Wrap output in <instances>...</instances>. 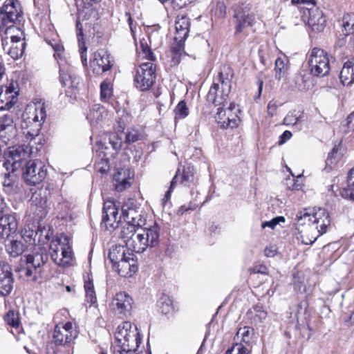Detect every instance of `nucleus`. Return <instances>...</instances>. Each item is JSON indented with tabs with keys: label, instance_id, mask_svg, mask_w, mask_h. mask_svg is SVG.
<instances>
[{
	"label": "nucleus",
	"instance_id": "f257e3e1",
	"mask_svg": "<svg viewBox=\"0 0 354 354\" xmlns=\"http://www.w3.org/2000/svg\"><path fill=\"white\" fill-rule=\"evenodd\" d=\"M48 260V255L46 250L41 248H34L32 254L22 257L20 263L16 269L21 278L27 281L36 282L40 279H47L44 276V271L46 268L45 263Z\"/></svg>",
	"mask_w": 354,
	"mask_h": 354
},
{
	"label": "nucleus",
	"instance_id": "f03ea898",
	"mask_svg": "<svg viewBox=\"0 0 354 354\" xmlns=\"http://www.w3.org/2000/svg\"><path fill=\"white\" fill-rule=\"evenodd\" d=\"M232 77V68L227 64L223 65L209 88L207 95V100L215 106H225L231 91Z\"/></svg>",
	"mask_w": 354,
	"mask_h": 354
},
{
	"label": "nucleus",
	"instance_id": "7ed1b4c3",
	"mask_svg": "<svg viewBox=\"0 0 354 354\" xmlns=\"http://www.w3.org/2000/svg\"><path fill=\"white\" fill-rule=\"evenodd\" d=\"M116 345L114 349L135 353L142 338L138 328L129 322H124L117 328L115 333Z\"/></svg>",
	"mask_w": 354,
	"mask_h": 354
},
{
	"label": "nucleus",
	"instance_id": "20e7f679",
	"mask_svg": "<svg viewBox=\"0 0 354 354\" xmlns=\"http://www.w3.org/2000/svg\"><path fill=\"white\" fill-rule=\"evenodd\" d=\"M5 37L1 39L3 49L13 59L21 57L24 52L26 43L21 38L22 32L17 27L11 25L6 28Z\"/></svg>",
	"mask_w": 354,
	"mask_h": 354
},
{
	"label": "nucleus",
	"instance_id": "39448f33",
	"mask_svg": "<svg viewBox=\"0 0 354 354\" xmlns=\"http://www.w3.org/2000/svg\"><path fill=\"white\" fill-rule=\"evenodd\" d=\"M308 67L310 73L316 77H324L330 72V61L326 52L319 48H313L308 56Z\"/></svg>",
	"mask_w": 354,
	"mask_h": 354
},
{
	"label": "nucleus",
	"instance_id": "423d86ee",
	"mask_svg": "<svg viewBox=\"0 0 354 354\" xmlns=\"http://www.w3.org/2000/svg\"><path fill=\"white\" fill-rule=\"evenodd\" d=\"M156 79V67L152 62L141 64L136 69L134 82L136 88L140 91L149 90Z\"/></svg>",
	"mask_w": 354,
	"mask_h": 354
},
{
	"label": "nucleus",
	"instance_id": "0eeeda50",
	"mask_svg": "<svg viewBox=\"0 0 354 354\" xmlns=\"http://www.w3.org/2000/svg\"><path fill=\"white\" fill-rule=\"evenodd\" d=\"M234 29L235 35L243 32L248 28L252 26L255 17L251 12L249 4L242 3L234 9Z\"/></svg>",
	"mask_w": 354,
	"mask_h": 354
},
{
	"label": "nucleus",
	"instance_id": "6e6552de",
	"mask_svg": "<svg viewBox=\"0 0 354 354\" xmlns=\"http://www.w3.org/2000/svg\"><path fill=\"white\" fill-rule=\"evenodd\" d=\"M216 113L215 119L216 122L222 129H234L238 127L240 118L237 114L239 110L236 109L235 103L230 104L227 109H223V106H220Z\"/></svg>",
	"mask_w": 354,
	"mask_h": 354
},
{
	"label": "nucleus",
	"instance_id": "1a4fd4ad",
	"mask_svg": "<svg viewBox=\"0 0 354 354\" xmlns=\"http://www.w3.org/2000/svg\"><path fill=\"white\" fill-rule=\"evenodd\" d=\"M47 169L43 162L38 160H29L26 165L24 178L29 185H35L46 177Z\"/></svg>",
	"mask_w": 354,
	"mask_h": 354
},
{
	"label": "nucleus",
	"instance_id": "9d476101",
	"mask_svg": "<svg viewBox=\"0 0 354 354\" xmlns=\"http://www.w3.org/2000/svg\"><path fill=\"white\" fill-rule=\"evenodd\" d=\"M77 335L71 322L59 323L54 328L53 340L57 345H66L73 342Z\"/></svg>",
	"mask_w": 354,
	"mask_h": 354
},
{
	"label": "nucleus",
	"instance_id": "9b49d317",
	"mask_svg": "<svg viewBox=\"0 0 354 354\" xmlns=\"http://www.w3.org/2000/svg\"><path fill=\"white\" fill-rule=\"evenodd\" d=\"M1 11L5 28L20 21L22 18V10L17 0H6Z\"/></svg>",
	"mask_w": 354,
	"mask_h": 354
},
{
	"label": "nucleus",
	"instance_id": "f8f14e48",
	"mask_svg": "<svg viewBox=\"0 0 354 354\" xmlns=\"http://www.w3.org/2000/svg\"><path fill=\"white\" fill-rule=\"evenodd\" d=\"M303 20L313 31L321 32L326 24V19L321 10L315 4L304 11Z\"/></svg>",
	"mask_w": 354,
	"mask_h": 354
},
{
	"label": "nucleus",
	"instance_id": "ddd939ff",
	"mask_svg": "<svg viewBox=\"0 0 354 354\" xmlns=\"http://www.w3.org/2000/svg\"><path fill=\"white\" fill-rule=\"evenodd\" d=\"M32 153L28 146L22 145L9 147L8 152L9 159L3 162L1 170H9L10 168H12V171H15L16 165Z\"/></svg>",
	"mask_w": 354,
	"mask_h": 354
},
{
	"label": "nucleus",
	"instance_id": "4468645a",
	"mask_svg": "<svg viewBox=\"0 0 354 354\" xmlns=\"http://www.w3.org/2000/svg\"><path fill=\"white\" fill-rule=\"evenodd\" d=\"M132 304V297L125 292H120L113 298L111 307L115 314L123 317L130 313Z\"/></svg>",
	"mask_w": 354,
	"mask_h": 354
},
{
	"label": "nucleus",
	"instance_id": "2eb2a0df",
	"mask_svg": "<svg viewBox=\"0 0 354 354\" xmlns=\"http://www.w3.org/2000/svg\"><path fill=\"white\" fill-rule=\"evenodd\" d=\"M90 64L93 73L97 75L109 71L113 66L110 55L103 50L94 53Z\"/></svg>",
	"mask_w": 354,
	"mask_h": 354
},
{
	"label": "nucleus",
	"instance_id": "dca6fc26",
	"mask_svg": "<svg viewBox=\"0 0 354 354\" xmlns=\"http://www.w3.org/2000/svg\"><path fill=\"white\" fill-rule=\"evenodd\" d=\"M48 192L47 189L39 190L32 196L31 209L34 214L39 219L46 216L48 213Z\"/></svg>",
	"mask_w": 354,
	"mask_h": 354
},
{
	"label": "nucleus",
	"instance_id": "f3484780",
	"mask_svg": "<svg viewBox=\"0 0 354 354\" xmlns=\"http://www.w3.org/2000/svg\"><path fill=\"white\" fill-rule=\"evenodd\" d=\"M14 277L10 265L0 261V295L6 297L12 290Z\"/></svg>",
	"mask_w": 354,
	"mask_h": 354
},
{
	"label": "nucleus",
	"instance_id": "a211bd4d",
	"mask_svg": "<svg viewBox=\"0 0 354 354\" xmlns=\"http://www.w3.org/2000/svg\"><path fill=\"white\" fill-rule=\"evenodd\" d=\"M51 258L57 265L66 266L73 258V251L70 245H50Z\"/></svg>",
	"mask_w": 354,
	"mask_h": 354
},
{
	"label": "nucleus",
	"instance_id": "6ab92c4d",
	"mask_svg": "<svg viewBox=\"0 0 354 354\" xmlns=\"http://www.w3.org/2000/svg\"><path fill=\"white\" fill-rule=\"evenodd\" d=\"M16 129L13 124V119L10 115L0 117V140L7 145L15 138Z\"/></svg>",
	"mask_w": 354,
	"mask_h": 354
},
{
	"label": "nucleus",
	"instance_id": "aec40b11",
	"mask_svg": "<svg viewBox=\"0 0 354 354\" xmlns=\"http://www.w3.org/2000/svg\"><path fill=\"white\" fill-rule=\"evenodd\" d=\"M133 245H113L108 254L111 262L115 264L129 256L135 257V254L133 253Z\"/></svg>",
	"mask_w": 354,
	"mask_h": 354
},
{
	"label": "nucleus",
	"instance_id": "412c9836",
	"mask_svg": "<svg viewBox=\"0 0 354 354\" xmlns=\"http://www.w3.org/2000/svg\"><path fill=\"white\" fill-rule=\"evenodd\" d=\"M3 87H2V89ZM4 93L0 92V109H9L12 106V101L18 94V85L17 82H11L9 85L4 86Z\"/></svg>",
	"mask_w": 354,
	"mask_h": 354
},
{
	"label": "nucleus",
	"instance_id": "4be33fe9",
	"mask_svg": "<svg viewBox=\"0 0 354 354\" xmlns=\"http://www.w3.org/2000/svg\"><path fill=\"white\" fill-rule=\"evenodd\" d=\"M17 228V222L15 216L4 214L0 216V236L2 241H6Z\"/></svg>",
	"mask_w": 354,
	"mask_h": 354
},
{
	"label": "nucleus",
	"instance_id": "5701e85b",
	"mask_svg": "<svg viewBox=\"0 0 354 354\" xmlns=\"http://www.w3.org/2000/svg\"><path fill=\"white\" fill-rule=\"evenodd\" d=\"M190 21L189 18L185 15H178L175 22L176 35L175 42L184 43L188 37L189 32Z\"/></svg>",
	"mask_w": 354,
	"mask_h": 354
},
{
	"label": "nucleus",
	"instance_id": "b1692460",
	"mask_svg": "<svg viewBox=\"0 0 354 354\" xmlns=\"http://www.w3.org/2000/svg\"><path fill=\"white\" fill-rule=\"evenodd\" d=\"M135 257H128L120 261L118 263V272L122 277H131L138 270Z\"/></svg>",
	"mask_w": 354,
	"mask_h": 354
},
{
	"label": "nucleus",
	"instance_id": "393cba45",
	"mask_svg": "<svg viewBox=\"0 0 354 354\" xmlns=\"http://www.w3.org/2000/svg\"><path fill=\"white\" fill-rule=\"evenodd\" d=\"M313 224L319 234H323L330 225V219L328 212L323 208H315L314 212Z\"/></svg>",
	"mask_w": 354,
	"mask_h": 354
},
{
	"label": "nucleus",
	"instance_id": "a878e982",
	"mask_svg": "<svg viewBox=\"0 0 354 354\" xmlns=\"http://www.w3.org/2000/svg\"><path fill=\"white\" fill-rule=\"evenodd\" d=\"M16 178V175L15 171H12V168L0 172V181L5 192L10 194L17 192V183Z\"/></svg>",
	"mask_w": 354,
	"mask_h": 354
},
{
	"label": "nucleus",
	"instance_id": "bb28decb",
	"mask_svg": "<svg viewBox=\"0 0 354 354\" xmlns=\"http://www.w3.org/2000/svg\"><path fill=\"white\" fill-rule=\"evenodd\" d=\"M118 213V208L113 201H105L102 209V222L112 225V223L117 220Z\"/></svg>",
	"mask_w": 354,
	"mask_h": 354
},
{
	"label": "nucleus",
	"instance_id": "cd10ccee",
	"mask_svg": "<svg viewBox=\"0 0 354 354\" xmlns=\"http://www.w3.org/2000/svg\"><path fill=\"white\" fill-rule=\"evenodd\" d=\"M253 334L254 330L250 327L240 328L234 337V344H243V347L250 351Z\"/></svg>",
	"mask_w": 354,
	"mask_h": 354
},
{
	"label": "nucleus",
	"instance_id": "c85d7f7f",
	"mask_svg": "<svg viewBox=\"0 0 354 354\" xmlns=\"http://www.w3.org/2000/svg\"><path fill=\"white\" fill-rule=\"evenodd\" d=\"M113 183L115 189L118 192H122L131 185V178L127 174V171L123 169H118L113 174Z\"/></svg>",
	"mask_w": 354,
	"mask_h": 354
},
{
	"label": "nucleus",
	"instance_id": "c756f323",
	"mask_svg": "<svg viewBox=\"0 0 354 354\" xmlns=\"http://www.w3.org/2000/svg\"><path fill=\"white\" fill-rule=\"evenodd\" d=\"M339 78L344 86H350L354 82V59L344 63Z\"/></svg>",
	"mask_w": 354,
	"mask_h": 354
},
{
	"label": "nucleus",
	"instance_id": "7c9ffc66",
	"mask_svg": "<svg viewBox=\"0 0 354 354\" xmlns=\"http://www.w3.org/2000/svg\"><path fill=\"white\" fill-rule=\"evenodd\" d=\"M124 220L127 224L132 225L137 227H142L145 225V218L139 212L138 209L131 210L122 214Z\"/></svg>",
	"mask_w": 354,
	"mask_h": 354
},
{
	"label": "nucleus",
	"instance_id": "2f4dec72",
	"mask_svg": "<svg viewBox=\"0 0 354 354\" xmlns=\"http://www.w3.org/2000/svg\"><path fill=\"white\" fill-rule=\"evenodd\" d=\"M46 118V106L44 103H39L35 104V109L31 113V116H30L28 119L31 120L35 124V127L37 128V130H39L41 128Z\"/></svg>",
	"mask_w": 354,
	"mask_h": 354
},
{
	"label": "nucleus",
	"instance_id": "473e14b6",
	"mask_svg": "<svg viewBox=\"0 0 354 354\" xmlns=\"http://www.w3.org/2000/svg\"><path fill=\"white\" fill-rule=\"evenodd\" d=\"M288 59L286 56L279 57L274 63V77L280 80L285 77L288 69Z\"/></svg>",
	"mask_w": 354,
	"mask_h": 354
},
{
	"label": "nucleus",
	"instance_id": "72a5a7b5",
	"mask_svg": "<svg viewBox=\"0 0 354 354\" xmlns=\"http://www.w3.org/2000/svg\"><path fill=\"white\" fill-rule=\"evenodd\" d=\"M158 310L163 315H171L174 311L173 300L167 295H162L157 302Z\"/></svg>",
	"mask_w": 354,
	"mask_h": 354
},
{
	"label": "nucleus",
	"instance_id": "f704fd0d",
	"mask_svg": "<svg viewBox=\"0 0 354 354\" xmlns=\"http://www.w3.org/2000/svg\"><path fill=\"white\" fill-rule=\"evenodd\" d=\"M105 113L104 108L100 104H95L89 111L86 118L92 125L98 124L102 120Z\"/></svg>",
	"mask_w": 354,
	"mask_h": 354
},
{
	"label": "nucleus",
	"instance_id": "c9c22d12",
	"mask_svg": "<svg viewBox=\"0 0 354 354\" xmlns=\"http://www.w3.org/2000/svg\"><path fill=\"white\" fill-rule=\"evenodd\" d=\"M343 198L354 201V167L350 169L347 178V187L341 192Z\"/></svg>",
	"mask_w": 354,
	"mask_h": 354
},
{
	"label": "nucleus",
	"instance_id": "e433bc0d",
	"mask_svg": "<svg viewBox=\"0 0 354 354\" xmlns=\"http://www.w3.org/2000/svg\"><path fill=\"white\" fill-rule=\"evenodd\" d=\"M315 211V208H313L304 209L299 212L296 217L297 223L300 225L313 224Z\"/></svg>",
	"mask_w": 354,
	"mask_h": 354
},
{
	"label": "nucleus",
	"instance_id": "4c0bfd02",
	"mask_svg": "<svg viewBox=\"0 0 354 354\" xmlns=\"http://www.w3.org/2000/svg\"><path fill=\"white\" fill-rule=\"evenodd\" d=\"M66 75H68V78H66L64 69L60 66L59 78L62 84L65 86L77 88L80 84V77L72 73H67Z\"/></svg>",
	"mask_w": 354,
	"mask_h": 354
},
{
	"label": "nucleus",
	"instance_id": "58836bf2",
	"mask_svg": "<svg viewBox=\"0 0 354 354\" xmlns=\"http://www.w3.org/2000/svg\"><path fill=\"white\" fill-rule=\"evenodd\" d=\"M185 55L184 43L176 42L171 48V64L178 65L180 62L181 57Z\"/></svg>",
	"mask_w": 354,
	"mask_h": 354
},
{
	"label": "nucleus",
	"instance_id": "ea45409f",
	"mask_svg": "<svg viewBox=\"0 0 354 354\" xmlns=\"http://www.w3.org/2000/svg\"><path fill=\"white\" fill-rule=\"evenodd\" d=\"M113 95V84L110 80H104L100 84V97L107 102Z\"/></svg>",
	"mask_w": 354,
	"mask_h": 354
},
{
	"label": "nucleus",
	"instance_id": "a19ab883",
	"mask_svg": "<svg viewBox=\"0 0 354 354\" xmlns=\"http://www.w3.org/2000/svg\"><path fill=\"white\" fill-rule=\"evenodd\" d=\"M137 227L133 226L132 225L127 224V226L124 227L121 232V239L124 243H129L131 241V243H136V241L133 239L134 232H136Z\"/></svg>",
	"mask_w": 354,
	"mask_h": 354
},
{
	"label": "nucleus",
	"instance_id": "79ce46f5",
	"mask_svg": "<svg viewBox=\"0 0 354 354\" xmlns=\"http://www.w3.org/2000/svg\"><path fill=\"white\" fill-rule=\"evenodd\" d=\"M5 322L10 326L17 328L19 326L20 321L19 315L13 310H10L4 316Z\"/></svg>",
	"mask_w": 354,
	"mask_h": 354
},
{
	"label": "nucleus",
	"instance_id": "37998d69",
	"mask_svg": "<svg viewBox=\"0 0 354 354\" xmlns=\"http://www.w3.org/2000/svg\"><path fill=\"white\" fill-rule=\"evenodd\" d=\"M342 26L345 35L352 34L354 35V14H347L343 17Z\"/></svg>",
	"mask_w": 354,
	"mask_h": 354
},
{
	"label": "nucleus",
	"instance_id": "c03bdc74",
	"mask_svg": "<svg viewBox=\"0 0 354 354\" xmlns=\"http://www.w3.org/2000/svg\"><path fill=\"white\" fill-rule=\"evenodd\" d=\"M146 241L147 243H154L158 241L160 236V227L153 225L145 231Z\"/></svg>",
	"mask_w": 354,
	"mask_h": 354
},
{
	"label": "nucleus",
	"instance_id": "a18cd8bd",
	"mask_svg": "<svg viewBox=\"0 0 354 354\" xmlns=\"http://www.w3.org/2000/svg\"><path fill=\"white\" fill-rule=\"evenodd\" d=\"M84 289L86 292V301L89 302L91 304H95L97 301V297L93 282H91V281H85Z\"/></svg>",
	"mask_w": 354,
	"mask_h": 354
},
{
	"label": "nucleus",
	"instance_id": "49530a36",
	"mask_svg": "<svg viewBox=\"0 0 354 354\" xmlns=\"http://www.w3.org/2000/svg\"><path fill=\"white\" fill-rule=\"evenodd\" d=\"M251 313H254L253 322L255 323H261L267 317V312L263 309V306L257 305L253 308V311Z\"/></svg>",
	"mask_w": 354,
	"mask_h": 354
},
{
	"label": "nucleus",
	"instance_id": "de8ad7c7",
	"mask_svg": "<svg viewBox=\"0 0 354 354\" xmlns=\"http://www.w3.org/2000/svg\"><path fill=\"white\" fill-rule=\"evenodd\" d=\"M175 119H184L189 114V109L185 101H180L175 110Z\"/></svg>",
	"mask_w": 354,
	"mask_h": 354
},
{
	"label": "nucleus",
	"instance_id": "09e8293b",
	"mask_svg": "<svg viewBox=\"0 0 354 354\" xmlns=\"http://www.w3.org/2000/svg\"><path fill=\"white\" fill-rule=\"evenodd\" d=\"M6 250L10 257H17L25 251L24 245H5Z\"/></svg>",
	"mask_w": 354,
	"mask_h": 354
},
{
	"label": "nucleus",
	"instance_id": "8fccbe9b",
	"mask_svg": "<svg viewBox=\"0 0 354 354\" xmlns=\"http://www.w3.org/2000/svg\"><path fill=\"white\" fill-rule=\"evenodd\" d=\"M140 51H139V54H142L143 57L150 61H154L156 59L153 52L146 42L140 41Z\"/></svg>",
	"mask_w": 354,
	"mask_h": 354
},
{
	"label": "nucleus",
	"instance_id": "3c124183",
	"mask_svg": "<svg viewBox=\"0 0 354 354\" xmlns=\"http://www.w3.org/2000/svg\"><path fill=\"white\" fill-rule=\"evenodd\" d=\"M250 351L243 347V344H234L231 348L225 352V354H250Z\"/></svg>",
	"mask_w": 354,
	"mask_h": 354
},
{
	"label": "nucleus",
	"instance_id": "603ef678",
	"mask_svg": "<svg viewBox=\"0 0 354 354\" xmlns=\"http://www.w3.org/2000/svg\"><path fill=\"white\" fill-rule=\"evenodd\" d=\"M109 144L111 145L113 149L117 153L120 150L122 141V138L118 136V135L115 133H112L109 136Z\"/></svg>",
	"mask_w": 354,
	"mask_h": 354
},
{
	"label": "nucleus",
	"instance_id": "864d4df0",
	"mask_svg": "<svg viewBox=\"0 0 354 354\" xmlns=\"http://www.w3.org/2000/svg\"><path fill=\"white\" fill-rule=\"evenodd\" d=\"M298 112H290L284 118L283 123L286 125H297L299 121L300 115H298Z\"/></svg>",
	"mask_w": 354,
	"mask_h": 354
},
{
	"label": "nucleus",
	"instance_id": "5fc2aeb1",
	"mask_svg": "<svg viewBox=\"0 0 354 354\" xmlns=\"http://www.w3.org/2000/svg\"><path fill=\"white\" fill-rule=\"evenodd\" d=\"M139 208L140 207L138 206L135 199L128 198L123 203V205L122 206V214L129 212L131 209L135 210Z\"/></svg>",
	"mask_w": 354,
	"mask_h": 354
},
{
	"label": "nucleus",
	"instance_id": "6e6d98bb",
	"mask_svg": "<svg viewBox=\"0 0 354 354\" xmlns=\"http://www.w3.org/2000/svg\"><path fill=\"white\" fill-rule=\"evenodd\" d=\"M141 134L136 129L129 131L126 135L125 142L127 144L133 143L140 139Z\"/></svg>",
	"mask_w": 354,
	"mask_h": 354
},
{
	"label": "nucleus",
	"instance_id": "4d7b16f0",
	"mask_svg": "<svg viewBox=\"0 0 354 354\" xmlns=\"http://www.w3.org/2000/svg\"><path fill=\"white\" fill-rule=\"evenodd\" d=\"M286 219L283 216H277L269 221L262 223L261 227L262 228H266L268 227L271 229H274L277 226V225L279 224L280 223H284Z\"/></svg>",
	"mask_w": 354,
	"mask_h": 354
},
{
	"label": "nucleus",
	"instance_id": "13d9d810",
	"mask_svg": "<svg viewBox=\"0 0 354 354\" xmlns=\"http://www.w3.org/2000/svg\"><path fill=\"white\" fill-rule=\"evenodd\" d=\"M178 171H179L178 170L176 175L174 176V177L173 178V179L171 182L170 187H169V189L165 193V197L163 198V201L165 203L167 202L168 200H169L174 187H176V184L179 181Z\"/></svg>",
	"mask_w": 354,
	"mask_h": 354
},
{
	"label": "nucleus",
	"instance_id": "bf43d9fd",
	"mask_svg": "<svg viewBox=\"0 0 354 354\" xmlns=\"http://www.w3.org/2000/svg\"><path fill=\"white\" fill-rule=\"evenodd\" d=\"M293 284L295 289L297 291H301L305 290V286L304 284V280L301 279V277H300L299 274L297 273V274H293Z\"/></svg>",
	"mask_w": 354,
	"mask_h": 354
},
{
	"label": "nucleus",
	"instance_id": "052dcab7",
	"mask_svg": "<svg viewBox=\"0 0 354 354\" xmlns=\"http://www.w3.org/2000/svg\"><path fill=\"white\" fill-rule=\"evenodd\" d=\"M50 44L53 47V50H55L54 57L55 58L59 57L62 58V55L64 52V47L63 46L57 41H50Z\"/></svg>",
	"mask_w": 354,
	"mask_h": 354
},
{
	"label": "nucleus",
	"instance_id": "680f3d73",
	"mask_svg": "<svg viewBox=\"0 0 354 354\" xmlns=\"http://www.w3.org/2000/svg\"><path fill=\"white\" fill-rule=\"evenodd\" d=\"M249 271L250 273L254 274H262L265 275H267L268 274V268H266V266L261 264L254 266L252 268H250L249 269Z\"/></svg>",
	"mask_w": 354,
	"mask_h": 354
},
{
	"label": "nucleus",
	"instance_id": "e2e57ef3",
	"mask_svg": "<svg viewBox=\"0 0 354 354\" xmlns=\"http://www.w3.org/2000/svg\"><path fill=\"white\" fill-rule=\"evenodd\" d=\"M55 241L57 243H69L72 241V237L69 234L61 233L57 236Z\"/></svg>",
	"mask_w": 354,
	"mask_h": 354
},
{
	"label": "nucleus",
	"instance_id": "0e129e2a",
	"mask_svg": "<svg viewBox=\"0 0 354 354\" xmlns=\"http://www.w3.org/2000/svg\"><path fill=\"white\" fill-rule=\"evenodd\" d=\"M36 235V233L33 230H25V232H22L21 236L26 243H30L32 240L33 242H35V238Z\"/></svg>",
	"mask_w": 354,
	"mask_h": 354
},
{
	"label": "nucleus",
	"instance_id": "69168bd1",
	"mask_svg": "<svg viewBox=\"0 0 354 354\" xmlns=\"http://www.w3.org/2000/svg\"><path fill=\"white\" fill-rule=\"evenodd\" d=\"M76 30H77V37L78 42L80 44V46H81V44H84V34H83V26L82 24L77 21L76 23Z\"/></svg>",
	"mask_w": 354,
	"mask_h": 354
},
{
	"label": "nucleus",
	"instance_id": "338daca9",
	"mask_svg": "<svg viewBox=\"0 0 354 354\" xmlns=\"http://www.w3.org/2000/svg\"><path fill=\"white\" fill-rule=\"evenodd\" d=\"M277 245H269L264 249L265 255L268 257H273L277 254Z\"/></svg>",
	"mask_w": 354,
	"mask_h": 354
},
{
	"label": "nucleus",
	"instance_id": "774afa93",
	"mask_svg": "<svg viewBox=\"0 0 354 354\" xmlns=\"http://www.w3.org/2000/svg\"><path fill=\"white\" fill-rule=\"evenodd\" d=\"M189 3V0H171L174 8L177 10L185 7Z\"/></svg>",
	"mask_w": 354,
	"mask_h": 354
}]
</instances>
